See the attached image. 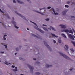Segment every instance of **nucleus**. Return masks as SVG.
Masks as SVG:
<instances>
[{
	"label": "nucleus",
	"instance_id": "a19ab883",
	"mask_svg": "<svg viewBox=\"0 0 75 75\" xmlns=\"http://www.w3.org/2000/svg\"><path fill=\"white\" fill-rule=\"evenodd\" d=\"M42 26H44L45 27H47V25H44V24H43L42 25Z\"/></svg>",
	"mask_w": 75,
	"mask_h": 75
},
{
	"label": "nucleus",
	"instance_id": "2eb2a0df",
	"mask_svg": "<svg viewBox=\"0 0 75 75\" xmlns=\"http://www.w3.org/2000/svg\"><path fill=\"white\" fill-rule=\"evenodd\" d=\"M53 67V66H52V65H48V64H46V67L47 68H51V67Z\"/></svg>",
	"mask_w": 75,
	"mask_h": 75
},
{
	"label": "nucleus",
	"instance_id": "8fccbe9b",
	"mask_svg": "<svg viewBox=\"0 0 75 75\" xmlns=\"http://www.w3.org/2000/svg\"><path fill=\"white\" fill-rule=\"evenodd\" d=\"M15 67V66H13V65L12 66V68H14Z\"/></svg>",
	"mask_w": 75,
	"mask_h": 75
},
{
	"label": "nucleus",
	"instance_id": "774afa93",
	"mask_svg": "<svg viewBox=\"0 0 75 75\" xmlns=\"http://www.w3.org/2000/svg\"><path fill=\"white\" fill-rule=\"evenodd\" d=\"M71 4H73V2H71Z\"/></svg>",
	"mask_w": 75,
	"mask_h": 75
},
{
	"label": "nucleus",
	"instance_id": "f8f14e48",
	"mask_svg": "<svg viewBox=\"0 0 75 75\" xmlns=\"http://www.w3.org/2000/svg\"><path fill=\"white\" fill-rule=\"evenodd\" d=\"M52 11H53L54 13H53V14H54V15H58V14H59L58 13H55V10H54V8H52Z\"/></svg>",
	"mask_w": 75,
	"mask_h": 75
},
{
	"label": "nucleus",
	"instance_id": "3c124183",
	"mask_svg": "<svg viewBox=\"0 0 75 75\" xmlns=\"http://www.w3.org/2000/svg\"><path fill=\"white\" fill-rule=\"evenodd\" d=\"M33 60H35V61H36V58H33Z\"/></svg>",
	"mask_w": 75,
	"mask_h": 75
},
{
	"label": "nucleus",
	"instance_id": "49530a36",
	"mask_svg": "<svg viewBox=\"0 0 75 75\" xmlns=\"http://www.w3.org/2000/svg\"><path fill=\"white\" fill-rule=\"evenodd\" d=\"M0 52L1 53V54H4V52Z\"/></svg>",
	"mask_w": 75,
	"mask_h": 75
},
{
	"label": "nucleus",
	"instance_id": "0e129e2a",
	"mask_svg": "<svg viewBox=\"0 0 75 75\" xmlns=\"http://www.w3.org/2000/svg\"><path fill=\"white\" fill-rule=\"evenodd\" d=\"M1 12V13H4V11H2Z\"/></svg>",
	"mask_w": 75,
	"mask_h": 75
},
{
	"label": "nucleus",
	"instance_id": "69168bd1",
	"mask_svg": "<svg viewBox=\"0 0 75 75\" xmlns=\"http://www.w3.org/2000/svg\"><path fill=\"white\" fill-rule=\"evenodd\" d=\"M0 23H2V22H0Z\"/></svg>",
	"mask_w": 75,
	"mask_h": 75
},
{
	"label": "nucleus",
	"instance_id": "f03ea898",
	"mask_svg": "<svg viewBox=\"0 0 75 75\" xmlns=\"http://www.w3.org/2000/svg\"><path fill=\"white\" fill-rule=\"evenodd\" d=\"M59 53L61 56H62V57H63L66 59L70 61H72V60L71 59V58H70L69 57L63 54V53H62V52H59Z\"/></svg>",
	"mask_w": 75,
	"mask_h": 75
},
{
	"label": "nucleus",
	"instance_id": "603ef678",
	"mask_svg": "<svg viewBox=\"0 0 75 75\" xmlns=\"http://www.w3.org/2000/svg\"><path fill=\"white\" fill-rule=\"evenodd\" d=\"M39 10H43V8H39Z\"/></svg>",
	"mask_w": 75,
	"mask_h": 75
},
{
	"label": "nucleus",
	"instance_id": "5fc2aeb1",
	"mask_svg": "<svg viewBox=\"0 0 75 75\" xmlns=\"http://www.w3.org/2000/svg\"><path fill=\"white\" fill-rule=\"evenodd\" d=\"M12 19L13 21L14 20V18L13 17H12Z\"/></svg>",
	"mask_w": 75,
	"mask_h": 75
},
{
	"label": "nucleus",
	"instance_id": "864d4df0",
	"mask_svg": "<svg viewBox=\"0 0 75 75\" xmlns=\"http://www.w3.org/2000/svg\"><path fill=\"white\" fill-rule=\"evenodd\" d=\"M7 17L8 18H10V16H7Z\"/></svg>",
	"mask_w": 75,
	"mask_h": 75
},
{
	"label": "nucleus",
	"instance_id": "e433bc0d",
	"mask_svg": "<svg viewBox=\"0 0 75 75\" xmlns=\"http://www.w3.org/2000/svg\"><path fill=\"white\" fill-rule=\"evenodd\" d=\"M72 42L74 45V47H75V42Z\"/></svg>",
	"mask_w": 75,
	"mask_h": 75
},
{
	"label": "nucleus",
	"instance_id": "473e14b6",
	"mask_svg": "<svg viewBox=\"0 0 75 75\" xmlns=\"http://www.w3.org/2000/svg\"><path fill=\"white\" fill-rule=\"evenodd\" d=\"M71 18H75V16H71Z\"/></svg>",
	"mask_w": 75,
	"mask_h": 75
},
{
	"label": "nucleus",
	"instance_id": "a18cd8bd",
	"mask_svg": "<svg viewBox=\"0 0 75 75\" xmlns=\"http://www.w3.org/2000/svg\"><path fill=\"white\" fill-rule=\"evenodd\" d=\"M73 69H74V68H72L71 69H69V70H70V71H72V70H73Z\"/></svg>",
	"mask_w": 75,
	"mask_h": 75
},
{
	"label": "nucleus",
	"instance_id": "f257e3e1",
	"mask_svg": "<svg viewBox=\"0 0 75 75\" xmlns=\"http://www.w3.org/2000/svg\"><path fill=\"white\" fill-rule=\"evenodd\" d=\"M30 23H33V24H34L35 25L37 26V27L36 26H34V28H35L36 30H38V31H40V32H41V33H42V34H44V31L43 30H41L39 28H38V25H37V24H36V23H35L33 22H32L31 21H30Z\"/></svg>",
	"mask_w": 75,
	"mask_h": 75
},
{
	"label": "nucleus",
	"instance_id": "4c0bfd02",
	"mask_svg": "<svg viewBox=\"0 0 75 75\" xmlns=\"http://www.w3.org/2000/svg\"><path fill=\"white\" fill-rule=\"evenodd\" d=\"M13 0V2L14 3H16V1L15 0Z\"/></svg>",
	"mask_w": 75,
	"mask_h": 75
},
{
	"label": "nucleus",
	"instance_id": "0eeeda50",
	"mask_svg": "<svg viewBox=\"0 0 75 75\" xmlns=\"http://www.w3.org/2000/svg\"><path fill=\"white\" fill-rule=\"evenodd\" d=\"M67 35L68 37H69L71 39V40H75V39H74V38L73 35H71L69 33H67Z\"/></svg>",
	"mask_w": 75,
	"mask_h": 75
},
{
	"label": "nucleus",
	"instance_id": "e2e57ef3",
	"mask_svg": "<svg viewBox=\"0 0 75 75\" xmlns=\"http://www.w3.org/2000/svg\"><path fill=\"white\" fill-rule=\"evenodd\" d=\"M1 44V45H3L4 44L3 43H2Z\"/></svg>",
	"mask_w": 75,
	"mask_h": 75
},
{
	"label": "nucleus",
	"instance_id": "de8ad7c7",
	"mask_svg": "<svg viewBox=\"0 0 75 75\" xmlns=\"http://www.w3.org/2000/svg\"><path fill=\"white\" fill-rule=\"evenodd\" d=\"M27 1H28V2H29V3H31V1H30V0H27Z\"/></svg>",
	"mask_w": 75,
	"mask_h": 75
},
{
	"label": "nucleus",
	"instance_id": "4468645a",
	"mask_svg": "<svg viewBox=\"0 0 75 75\" xmlns=\"http://www.w3.org/2000/svg\"><path fill=\"white\" fill-rule=\"evenodd\" d=\"M68 11V9H66L64 11H63L62 12V14L63 15H65L66 14V13H67V12Z\"/></svg>",
	"mask_w": 75,
	"mask_h": 75
},
{
	"label": "nucleus",
	"instance_id": "c756f323",
	"mask_svg": "<svg viewBox=\"0 0 75 75\" xmlns=\"http://www.w3.org/2000/svg\"><path fill=\"white\" fill-rule=\"evenodd\" d=\"M35 74H36V75H40V72H36L35 73Z\"/></svg>",
	"mask_w": 75,
	"mask_h": 75
},
{
	"label": "nucleus",
	"instance_id": "6e6552de",
	"mask_svg": "<svg viewBox=\"0 0 75 75\" xmlns=\"http://www.w3.org/2000/svg\"><path fill=\"white\" fill-rule=\"evenodd\" d=\"M67 35L68 37H69L71 39V40H75V39H74V38L73 35H71L69 33H67Z\"/></svg>",
	"mask_w": 75,
	"mask_h": 75
},
{
	"label": "nucleus",
	"instance_id": "ea45409f",
	"mask_svg": "<svg viewBox=\"0 0 75 75\" xmlns=\"http://www.w3.org/2000/svg\"><path fill=\"white\" fill-rule=\"evenodd\" d=\"M62 32H65V29L62 30H61Z\"/></svg>",
	"mask_w": 75,
	"mask_h": 75
},
{
	"label": "nucleus",
	"instance_id": "423d86ee",
	"mask_svg": "<svg viewBox=\"0 0 75 75\" xmlns=\"http://www.w3.org/2000/svg\"><path fill=\"white\" fill-rule=\"evenodd\" d=\"M15 13H16V14H18V15L19 16L21 17V18H23V19H24V20H26V18H25L24 16L21 15V14L18 13V12H17V11H15Z\"/></svg>",
	"mask_w": 75,
	"mask_h": 75
},
{
	"label": "nucleus",
	"instance_id": "bf43d9fd",
	"mask_svg": "<svg viewBox=\"0 0 75 75\" xmlns=\"http://www.w3.org/2000/svg\"><path fill=\"white\" fill-rule=\"evenodd\" d=\"M0 11L1 12V11H1V9H0Z\"/></svg>",
	"mask_w": 75,
	"mask_h": 75
},
{
	"label": "nucleus",
	"instance_id": "393cba45",
	"mask_svg": "<svg viewBox=\"0 0 75 75\" xmlns=\"http://www.w3.org/2000/svg\"><path fill=\"white\" fill-rule=\"evenodd\" d=\"M69 33H71V34H73L74 33L73 32L72 30H69Z\"/></svg>",
	"mask_w": 75,
	"mask_h": 75
},
{
	"label": "nucleus",
	"instance_id": "13d9d810",
	"mask_svg": "<svg viewBox=\"0 0 75 75\" xmlns=\"http://www.w3.org/2000/svg\"><path fill=\"white\" fill-rule=\"evenodd\" d=\"M17 54V53H15V55H16V54Z\"/></svg>",
	"mask_w": 75,
	"mask_h": 75
},
{
	"label": "nucleus",
	"instance_id": "680f3d73",
	"mask_svg": "<svg viewBox=\"0 0 75 75\" xmlns=\"http://www.w3.org/2000/svg\"><path fill=\"white\" fill-rule=\"evenodd\" d=\"M21 75H24L23 74H21Z\"/></svg>",
	"mask_w": 75,
	"mask_h": 75
},
{
	"label": "nucleus",
	"instance_id": "72a5a7b5",
	"mask_svg": "<svg viewBox=\"0 0 75 75\" xmlns=\"http://www.w3.org/2000/svg\"><path fill=\"white\" fill-rule=\"evenodd\" d=\"M4 46L5 47V48H7V46L6 45H4Z\"/></svg>",
	"mask_w": 75,
	"mask_h": 75
},
{
	"label": "nucleus",
	"instance_id": "c03bdc74",
	"mask_svg": "<svg viewBox=\"0 0 75 75\" xmlns=\"http://www.w3.org/2000/svg\"><path fill=\"white\" fill-rule=\"evenodd\" d=\"M53 42H54V44H55V43H56V41L54 40H53Z\"/></svg>",
	"mask_w": 75,
	"mask_h": 75
},
{
	"label": "nucleus",
	"instance_id": "9b49d317",
	"mask_svg": "<svg viewBox=\"0 0 75 75\" xmlns=\"http://www.w3.org/2000/svg\"><path fill=\"white\" fill-rule=\"evenodd\" d=\"M17 2L21 4H24V3L20 0H16Z\"/></svg>",
	"mask_w": 75,
	"mask_h": 75
},
{
	"label": "nucleus",
	"instance_id": "20e7f679",
	"mask_svg": "<svg viewBox=\"0 0 75 75\" xmlns=\"http://www.w3.org/2000/svg\"><path fill=\"white\" fill-rule=\"evenodd\" d=\"M27 66L28 68L30 69V72L32 74H33V70L34 69V67H33L27 64Z\"/></svg>",
	"mask_w": 75,
	"mask_h": 75
},
{
	"label": "nucleus",
	"instance_id": "a878e982",
	"mask_svg": "<svg viewBox=\"0 0 75 75\" xmlns=\"http://www.w3.org/2000/svg\"><path fill=\"white\" fill-rule=\"evenodd\" d=\"M65 32L69 33V30L68 29H65Z\"/></svg>",
	"mask_w": 75,
	"mask_h": 75
},
{
	"label": "nucleus",
	"instance_id": "79ce46f5",
	"mask_svg": "<svg viewBox=\"0 0 75 75\" xmlns=\"http://www.w3.org/2000/svg\"><path fill=\"white\" fill-rule=\"evenodd\" d=\"M51 8V6H49L47 7V9H50V8Z\"/></svg>",
	"mask_w": 75,
	"mask_h": 75
},
{
	"label": "nucleus",
	"instance_id": "2f4dec72",
	"mask_svg": "<svg viewBox=\"0 0 75 75\" xmlns=\"http://www.w3.org/2000/svg\"><path fill=\"white\" fill-rule=\"evenodd\" d=\"M65 7H66L67 8H68V7H69V6L67 5H66L65 6Z\"/></svg>",
	"mask_w": 75,
	"mask_h": 75
},
{
	"label": "nucleus",
	"instance_id": "f3484780",
	"mask_svg": "<svg viewBox=\"0 0 75 75\" xmlns=\"http://www.w3.org/2000/svg\"><path fill=\"white\" fill-rule=\"evenodd\" d=\"M42 28L45 31H47V32H48V30L47 29V28H46L43 27H42Z\"/></svg>",
	"mask_w": 75,
	"mask_h": 75
},
{
	"label": "nucleus",
	"instance_id": "9d476101",
	"mask_svg": "<svg viewBox=\"0 0 75 75\" xmlns=\"http://www.w3.org/2000/svg\"><path fill=\"white\" fill-rule=\"evenodd\" d=\"M33 11H34V12H36V13H38V14H41V16H45V14L41 12H40L38 11H36L35 10H33Z\"/></svg>",
	"mask_w": 75,
	"mask_h": 75
},
{
	"label": "nucleus",
	"instance_id": "39448f33",
	"mask_svg": "<svg viewBox=\"0 0 75 75\" xmlns=\"http://www.w3.org/2000/svg\"><path fill=\"white\" fill-rule=\"evenodd\" d=\"M32 36H33V37H35V38H38V39H39V40H42V37L41 36L38 35V36H37L35 34H32Z\"/></svg>",
	"mask_w": 75,
	"mask_h": 75
},
{
	"label": "nucleus",
	"instance_id": "b1692460",
	"mask_svg": "<svg viewBox=\"0 0 75 75\" xmlns=\"http://www.w3.org/2000/svg\"><path fill=\"white\" fill-rule=\"evenodd\" d=\"M51 28H52V30H53V31H56V30L55 29V28L52 27H51Z\"/></svg>",
	"mask_w": 75,
	"mask_h": 75
},
{
	"label": "nucleus",
	"instance_id": "a211bd4d",
	"mask_svg": "<svg viewBox=\"0 0 75 75\" xmlns=\"http://www.w3.org/2000/svg\"><path fill=\"white\" fill-rule=\"evenodd\" d=\"M7 35H4V36L3 37V39L4 40H7V39L6 38V37H7Z\"/></svg>",
	"mask_w": 75,
	"mask_h": 75
},
{
	"label": "nucleus",
	"instance_id": "bb28decb",
	"mask_svg": "<svg viewBox=\"0 0 75 75\" xmlns=\"http://www.w3.org/2000/svg\"><path fill=\"white\" fill-rule=\"evenodd\" d=\"M2 25H3V26H4V28H6V25L3 23H2Z\"/></svg>",
	"mask_w": 75,
	"mask_h": 75
},
{
	"label": "nucleus",
	"instance_id": "7ed1b4c3",
	"mask_svg": "<svg viewBox=\"0 0 75 75\" xmlns=\"http://www.w3.org/2000/svg\"><path fill=\"white\" fill-rule=\"evenodd\" d=\"M44 44L45 45V46L47 47V48H48L50 51H52V49H51V47H50L49 45H48V44H47V42L44 41Z\"/></svg>",
	"mask_w": 75,
	"mask_h": 75
},
{
	"label": "nucleus",
	"instance_id": "cd10ccee",
	"mask_svg": "<svg viewBox=\"0 0 75 75\" xmlns=\"http://www.w3.org/2000/svg\"><path fill=\"white\" fill-rule=\"evenodd\" d=\"M8 63V62H6L5 63H4V64H6V65H8V64H10V63Z\"/></svg>",
	"mask_w": 75,
	"mask_h": 75
},
{
	"label": "nucleus",
	"instance_id": "338daca9",
	"mask_svg": "<svg viewBox=\"0 0 75 75\" xmlns=\"http://www.w3.org/2000/svg\"><path fill=\"white\" fill-rule=\"evenodd\" d=\"M0 59H0V62H1V60H0Z\"/></svg>",
	"mask_w": 75,
	"mask_h": 75
},
{
	"label": "nucleus",
	"instance_id": "4d7b16f0",
	"mask_svg": "<svg viewBox=\"0 0 75 75\" xmlns=\"http://www.w3.org/2000/svg\"><path fill=\"white\" fill-rule=\"evenodd\" d=\"M27 30H29V28H27Z\"/></svg>",
	"mask_w": 75,
	"mask_h": 75
},
{
	"label": "nucleus",
	"instance_id": "09e8293b",
	"mask_svg": "<svg viewBox=\"0 0 75 75\" xmlns=\"http://www.w3.org/2000/svg\"><path fill=\"white\" fill-rule=\"evenodd\" d=\"M48 30H51L52 28H51L50 27V28H48Z\"/></svg>",
	"mask_w": 75,
	"mask_h": 75
},
{
	"label": "nucleus",
	"instance_id": "052dcab7",
	"mask_svg": "<svg viewBox=\"0 0 75 75\" xmlns=\"http://www.w3.org/2000/svg\"><path fill=\"white\" fill-rule=\"evenodd\" d=\"M43 8V10H44V9H45V8Z\"/></svg>",
	"mask_w": 75,
	"mask_h": 75
},
{
	"label": "nucleus",
	"instance_id": "1a4fd4ad",
	"mask_svg": "<svg viewBox=\"0 0 75 75\" xmlns=\"http://www.w3.org/2000/svg\"><path fill=\"white\" fill-rule=\"evenodd\" d=\"M12 23L13 24H14V27H15V28H16L17 29H18V28H19V27H18L17 26H16V25H17V23H16V22L13 21H12Z\"/></svg>",
	"mask_w": 75,
	"mask_h": 75
},
{
	"label": "nucleus",
	"instance_id": "ddd939ff",
	"mask_svg": "<svg viewBox=\"0 0 75 75\" xmlns=\"http://www.w3.org/2000/svg\"><path fill=\"white\" fill-rule=\"evenodd\" d=\"M69 48V47H68V45H65V46H64V50L65 51L68 50Z\"/></svg>",
	"mask_w": 75,
	"mask_h": 75
},
{
	"label": "nucleus",
	"instance_id": "aec40b11",
	"mask_svg": "<svg viewBox=\"0 0 75 75\" xmlns=\"http://www.w3.org/2000/svg\"><path fill=\"white\" fill-rule=\"evenodd\" d=\"M19 59L20 60H22V61H25V59L23 58L22 57H19Z\"/></svg>",
	"mask_w": 75,
	"mask_h": 75
},
{
	"label": "nucleus",
	"instance_id": "dca6fc26",
	"mask_svg": "<svg viewBox=\"0 0 75 75\" xmlns=\"http://www.w3.org/2000/svg\"><path fill=\"white\" fill-rule=\"evenodd\" d=\"M59 25V26H61L62 28H64V29L66 28V27L65 25H64L62 24H60Z\"/></svg>",
	"mask_w": 75,
	"mask_h": 75
},
{
	"label": "nucleus",
	"instance_id": "c9c22d12",
	"mask_svg": "<svg viewBox=\"0 0 75 75\" xmlns=\"http://www.w3.org/2000/svg\"><path fill=\"white\" fill-rule=\"evenodd\" d=\"M70 50L71 51H72V52H74V50L73 49H70Z\"/></svg>",
	"mask_w": 75,
	"mask_h": 75
},
{
	"label": "nucleus",
	"instance_id": "f704fd0d",
	"mask_svg": "<svg viewBox=\"0 0 75 75\" xmlns=\"http://www.w3.org/2000/svg\"><path fill=\"white\" fill-rule=\"evenodd\" d=\"M36 63L37 64H40V62H36Z\"/></svg>",
	"mask_w": 75,
	"mask_h": 75
},
{
	"label": "nucleus",
	"instance_id": "6ab92c4d",
	"mask_svg": "<svg viewBox=\"0 0 75 75\" xmlns=\"http://www.w3.org/2000/svg\"><path fill=\"white\" fill-rule=\"evenodd\" d=\"M58 40L59 43H61V42H62V41L61 40V37H60L59 38Z\"/></svg>",
	"mask_w": 75,
	"mask_h": 75
},
{
	"label": "nucleus",
	"instance_id": "37998d69",
	"mask_svg": "<svg viewBox=\"0 0 75 75\" xmlns=\"http://www.w3.org/2000/svg\"><path fill=\"white\" fill-rule=\"evenodd\" d=\"M69 3H70V2L69 1H68L67 2V4H69Z\"/></svg>",
	"mask_w": 75,
	"mask_h": 75
},
{
	"label": "nucleus",
	"instance_id": "6e6d98bb",
	"mask_svg": "<svg viewBox=\"0 0 75 75\" xmlns=\"http://www.w3.org/2000/svg\"><path fill=\"white\" fill-rule=\"evenodd\" d=\"M15 68V69H17V67H16Z\"/></svg>",
	"mask_w": 75,
	"mask_h": 75
},
{
	"label": "nucleus",
	"instance_id": "58836bf2",
	"mask_svg": "<svg viewBox=\"0 0 75 75\" xmlns=\"http://www.w3.org/2000/svg\"><path fill=\"white\" fill-rule=\"evenodd\" d=\"M21 47H22L21 45H19V49H21Z\"/></svg>",
	"mask_w": 75,
	"mask_h": 75
},
{
	"label": "nucleus",
	"instance_id": "5701e85b",
	"mask_svg": "<svg viewBox=\"0 0 75 75\" xmlns=\"http://www.w3.org/2000/svg\"><path fill=\"white\" fill-rule=\"evenodd\" d=\"M61 35L62 36L64 37V38H67V37H66V36H65V34H64L63 33H62V34Z\"/></svg>",
	"mask_w": 75,
	"mask_h": 75
},
{
	"label": "nucleus",
	"instance_id": "c85d7f7f",
	"mask_svg": "<svg viewBox=\"0 0 75 75\" xmlns=\"http://www.w3.org/2000/svg\"><path fill=\"white\" fill-rule=\"evenodd\" d=\"M13 71L14 72H16V71H18V70H17V69H13Z\"/></svg>",
	"mask_w": 75,
	"mask_h": 75
},
{
	"label": "nucleus",
	"instance_id": "412c9836",
	"mask_svg": "<svg viewBox=\"0 0 75 75\" xmlns=\"http://www.w3.org/2000/svg\"><path fill=\"white\" fill-rule=\"evenodd\" d=\"M15 50L16 51H20V49L19 48H18V47H16L15 48Z\"/></svg>",
	"mask_w": 75,
	"mask_h": 75
},
{
	"label": "nucleus",
	"instance_id": "7c9ffc66",
	"mask_svg": "<svg viewBox=\"0 0 75 75\" xmlns=\"http://www.w3.org/2000/svg\"><path fill=\"white\" fill-rule=\"evenodd\" d=\"M45 20L46 21H48L50 20V18H47L45 19Z\"/></svg>",
	"mask_w": 75,
	"mask_h": 75
},
{
	"label": "nucleus",
	"instance_id": "4be33fe9",
	"mask_svg": "<svg viewBox=\"0 0 75 75\" xmlns=\"http://www.w3.org/2000/svg\"><path fill=\"white\" fill-rule=\"evenodd\" d=\"M51 35H52V37H55L56 38H58V36H56L55 35V34H51Z\"/></svg>",
	"mask_w": 75,
	"mask_h": 75
}]
</instances>
